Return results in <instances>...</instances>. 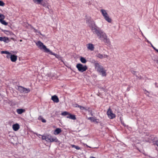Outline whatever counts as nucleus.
Returning a JSON list of instances; mask_svg holds the SVG:
<instances>
[{
	"mask_svg": "<svg viewBox=\"0 0 158 158\" xmlns=\"http://www.w3.org/2000/svg\"><path fill=\"white\" fill-rule=\"evenodd\" d=\"M78 107L80 108V109L81 110H85L86 111H87V110H88L89 109V107H87L85 108L84 107L81 106L79 105H78Z\"/></svg>",
	"mask_w": 158,
	"mask_h": 158,
	"instance_id": "obj_20",
	"label": "nucleus"
},
{
	"mask_svg": "<svg viewBox=\"0 0 158 158\" xmlns=\"http://www.w3.org/2000/svg\"><path fill=\"white\" fill-rule=\"evenodd\" d=\"M47 7L48 9H49V8L48 7V6H47Z\"/></svg>",
	"mask_w": 158,
	"mask_h": 158,
	"instance_id": "obj_44",
	"label": "nucleus"
},
{
	"mask_svg": "<svg viewBox=\"0 0 158 158\" xmlns=\"http://www.w3.org/2000/svg\"><path fill=\"white\" fill-rule=\"evenodd\" d=\"M88 119L90 120L91 122H96L98 123V122L97 121V119H96L94 117H89L88 118Z\"/></svg>",
	"mask_w": 158,
	"mask_h": 158,
	"instance_id": "obj_17",
	"label": "nucleus"
},
{
	"mask_svg": "<svg viewBox=\"0 0 158 158\" xmlns=\"http://www.w3.org/2000/svg\"><path fill=\"white\" fill-rule=\"evenodd\" d=\"M87 146H88V147H89V148H90V147L88 146L87 145Z\"/></svg>",
	"mask_w": 158,
	"mask_h": 158,
	"instance_id": "obj_48",
	"label": "nucleus"
},
{
	"mask_svg": "<svg viewBox=\"0 0 158 158\" xmlns=\"http://www.w3.org/2000/svg\"><path fill=\"white\" fill-rule=\"evenodd\" d=\"M86 21L94 34H96L99 39L105 43L108 44L109 43V40L107 38L106 33L97 26L94 21L90 18H86Z\"/></svg>",
	"mask_w": 158,
	"mask_h": 158,
	"instance_id": "obj_1",
	"label": "nucleus"
},
{
	"mask_svg": "<svg viewBox=\"0 0 158 158\" xmlns=\"http://www.w3.org/2000/svg\"><path fill=\"white\" fill-rule=\"evenodd\" d=\"M36 45L40 50H43L44 52L48 53L49 52L51 55H54L56 58L60 59L61 58L60 56L52 52L49 49L47 48L46 46L40 41H38L36 43Z\"/></svg>",
	"mask_w": 158,
	"mask_h": 158,
	"instance_id": "obj_2",
	"label": "nucleus"
},
{
	"mask_svg": "<svg viewBox=\"0 0 158 158\" xmlns=\"http://www.w3.org/2000/svg\"><path fill=\"white\" fill-rule=\"evenodd\" d=\"M92 63L94 64L95 69L98 72L104 68L100 64V63H98V62L95 60H93Z\"/></svg>",
	"mask_w": 158,
	"mask_h": 158,
	"instance_id": "obj_3",
	"label": "nucleus"
},
{
	"mask_svg": "<svg viewBox=\"0 0 158 158\" xmlns=\"http://www.w3.org/2000/svg\"><path fill=\"white\" fill-rule=\"evenodd\" d=\"M67 118H69L73 120H75L76 119L75 116L74 115H73L69 113L68 116H66Z\"/></svg>",
	"mask_w": 158,
	"mask_h": 158,
	"instance_id": "obj_13",
	"label": "nucleus"
},
{
	"mask_svg": "<svg viewBox=\"0 0 158 158\" xmlns=\"http://www.w3.org/2000/svg\"><path fill=\"white\" fill-rule=\"evenodd\" d=\"M96 56L99 58L102 59L107 57L108 56L104 54H101L100 53H97L96 55Z\"/></svg>",
	"mask_w": 158,
	"mask_h": 158,
	"instance_id": "obj_7",
	"label": "nucleus"
},
{
	"mask_svg": "<svg viewBox=\"0 0 158 158\" xmlns=\"http://www.w3.org/2000/svg\"><path fill=\"white\" fill-rule=\"evenodd\" d=\"M52 137L51 136V135L49 137V141L48 142H52Z\"/></svg>",
	"mask_w": 158,
	"mask_h": 158,
	"instance_id": "obj_33",
	"label": "nucleus"
},
{
	"mask_svg": "<svg viewBox=\"0 0 158 158\" xmlns=\"http://www.w3.org/2000/svg\"><path fill=\"white\" fill-rule=\"evenodd\" d=\"M90 158H96L94 157H93V156H90Z\"/></svg>",
	"mask_w": 158,
	"mask_h": 158,
	"instance_id": "obj_42",
	"label": "nucleus"
},
{
	"mask_svg": "<svg viewBox=\"0 0 158 158\" xmlns=\"http://www.w3.org/2000/svg\"><path fill=\"white\" fill-rule=\"evenodd\" d=\"M40 135L42 136V139L43 140H45L46 141L48 142L49 141V135Z\"/></svg>",
	"mask_w": 158,
	"mask_h": 158,
	"instance_id": "obj_12",
	"label": "nucleus"
},
{
	"mask_svg": "<svg viewBox=\"0 0 158 158\" xmlns=\"http://www.w3.org/2000/svg\"><path fill=\"white\" fill-rule=\"evenodd\" d=\"M31 29H32L34 30V32H35V33H37H37L40 34L41 35H42V34H41V33L40 31H38L37 30L35 29L34 27H31Z\"/></svg>",
	"mask_w": 158,
	"mask_h": 158,
	"instance_id": "obj_26",
	"label": "nucleus"
},
{
	"mask_svg": "<svg viewBox=\"0 0 158 158\" xmlns=\"http://www.w3.org/2000/svg\"><path fill=\"white\" fill-rule=\"evenodd\" d=\"M89 111V113L90 114V115L92 116H93V114L92 113V111L91 110H89V109L88 110Z\"/></svg>",
	"mask_w": 158,
	"mask_h": 158,
	"instance_id": "obj_34",
	"label": "nucleus"
},
{
	"mask_svg": "<svg viewBox=\"0 0 158 158\" xmlns=\"http://www.w3.org/2000/svg\"><path fill=\"white\" fill-rule=\"evenodd\" d=\"M80 60L83 63H85L87 62V61L85 58L82 57H81L80 58Z\"/></svg>",
	"mask_w": 158,
	"mask_h": 158,
	"instance_id": "obj_23",
	"label": "nucleus"
},
{
	"mask_svg": "<svg viewBox=\"0 0 158 158\" xmlns=\"http://www.w3.org/2000/svg\"><path fill=\"white\" fill-rule=\"evenodd\" d=\"M52 99L55 102H58L59 100L57 97L56 95H54L52 97Z\"/></svg>",
	"mask_w": 158,
	"mask_h": 158,
	"instance_id": "obj_11",
	"label": "nucleus"
},
{
	"mask_svg": "<svg viewBox=\"0 0 158 158\" xmlns=\"http://www.w3.org/2000/svg\"><path fill=\"white\" fill-rule=\"evenodd\" d=\"M154 139H152V140H153Z\"/></svg>",
	"mask_w": 158,
	"mask_h": 158,
	"instance_id": "obj_49",
	"label": "nucleus"
},
{
	"mask_svg": "<svg viewBox=\"0 0 158 158\" xmlns=\"http://www.w3.org/2000/svg\"><path fill=\"white\" fill-rule=\"evenodd\" d=\"M19 128V125L18 123L14 124L12 126V128L13 130L15 131H17L18 130Z\"/></svg>",
	"mask_w": 158,
	"mask_h": 158,
	"instance_id": "obj_8",
	"label": "nucleus"
},
{
	"mask_svg": "<svg viewBox=\"0 0 158 158\" xmlns=\"http://www.w3.org/2000/svg\"><path fill=\"white\" fill-rule=\"evenodd\" d=\"M103 77L106 76V71L105 70L104 68L98 72Z\"/></svg>",
	"mask_w": 158,
	"mask_h": 158,
	"instance_id": "obj_10",
	"label": "nucleus"
},
{
	"mask_svg": "<svg viewBox=\"0 0 158 158\" xmlns=\"http://www.w3.org/2000/svg\"><path fill=\"white\" fill-rule=\"evenodd\" d=\"M5 18V16L4 15L0 14V20H3Z\"/></svg>",
	"mask_w": 158,
	"mask_h": 158,
	"instance_id": "obj_30",
	"label": "nucleus"
},
{
	"mask_svg": "<svg viewBox=\"0 0 158 158\" xmlns=\"http://www.w3.org/2000/svg\"><path fill=\"white\" fill-rule=\"evenodd\" d=\"M20 41L22 42V40H20Z\"/></svg>",
	"mask_w": 158,
	"mask_h": 158,
	"instance_id": "obj_47",
	"label": "nucleus"
},
{
	"mask_svg": "<svg viewBox=\"0 0 158 158\" xmlns=\"http://www.w3.org/2000/svg\"><path fill=\"white\" fill-rule=\"evenodd\" d=\"M155 144L158 147V141H156L155 142Z\"/></svg>",
	"mask_w": 158,
	"mask_h": 158,
	"instance_id": "obj_39",
	"label": "nucleus"
},
{
	"mask_svg": "<svg viewBox=\"0 0 158 158\" xmlns=\"http://www.w3.org/2000/svg\"><path fill=\"white\" fill-rule=\"evenodd\" d=\"M5 5L4 3L3 2L1 1H0V6H4Z\"/></svg>",
	"mask_w": 158,
	"mask_h": 158,
	"instance_id": "obj_32",
	"label": "nucleus"
},
{
	"mask_svg": "<svg viewBox=\"0 0 158 158\" xmlns=\"http://www.w3.org/2000/svg\"><path fill=\"white\" fill-rule=\"evenodd\" d=\"M1 53L2 54H10L9 52L6 51H1Z\"/></svg>",
	"mask_w": 158,
	"mask_h": 158,
	"instance_id": "obj_31",
	"label": "nucleus"
},
{
	"mask_svg": "<svg viewBox=\"0 0 158 158\" xmlns=\"http://www.w3.org/2000/svg\"><path fill=\"white\" fill-rule=\"evenodd\" d=\"M142 33V35H143V33L141 32Z\"/></svg>",
	"mask_w": 158,
	"mask_h": 158,
	"instance_id": "obj_50",
	"label": "nucleus"
},
{
	"mask_svg": "<svg viewBox=\"0 0 158 158\" xmlns=\"http://www.w3.org/2000/svg\"><path fill=\"white\" fill-rule=\"evenodd\" d=\"M69 114V113L68 112L64 111L61 113V115L64 116H68Z\"/></svg>",
	"mask_w": 158,
	"mask_h": 158,
	"instance_id": "obj_27",
	"label": "nucleus"
},
{
	"mask_svg": "<svg viewBox=\"0 0 158 158\" xmlns=\"http://www.w3.org/2000/svg\"><path fill=\"white\" fill-rule=\"evenodd\" d=\"M76 67L78 69V70L81 72L85 71L88 69L86 65L83 66L81 64H77L76 65Z\"/></svg>",
	"mask_w": 158,
	"mask_h": 158,
	"instance_id": "obj_5",
	"label": "nucleus"
},
{
	"mask_svg": "<svg viewBox=\"0 0 158 158\" xmlns=\"http://www.w3.org/2000/svg\"><path fill=\"white\" fill-rule=\"evenodd\" d=\"M101 12L104 17L105 19L108 22L111 23V19L109 16L106 10L103 9H101L100 10Z\"/></svg>",
	"mask_w": 158,
	"mask_h": 158,
	"instance_id": "obj_4",
	"label": "nucleus"
},
{
	"mask_svg": "<svg viewBox=\"0 0 158 158\" xmlns=\"http://www.w3.org/2000/svg\"><path fill=\"white\" fill-rule=\"evenodd\" d=\"M155 51H156L157 52H158V49H156Z\"/></svg>",
	"mask_w": 158,
	"mask_h": 158,
	"instance_id": "obj_43",
	"label": "nucleus"
},
{
	"mask_svg": "<svg viewBox=\"0 0 158 158\" xmlns=\"http://www.w3.org/2000/svg\"><path fill=\"white\" fill-rule=\"evenodd\" d=\"M78 105H77V106H76V107H78Z\"/></svg>",
	"mask_w": 158,
	"mask_h": 158,
	"instance_id": "obj_45",
	"label": "nucleus"
},
{
	"mask_svg": "<svg viewBox=\"0 0 158 158\" xmlns=\"http://www.w3.org/2000/svg\"><path fill=\"white\" fill-rule=\"evenodd\" d=\"M25 110L23 109H18L17 110V112L19 114H21L24 112Z\"/></svg>",
	"mask_w": 158,
	"mask_h": 158,
	"instance_id": "obj_18",
	"label": "nucleus"
},
{
	"mask_svg": "<svg viewBox=\"0 0 158 158\" xmlns=\"http://www.w3.org/2000/svg\"><path fill=\"white\" fill-rule=\"evenodd\" d=\"M156 63L158 64V60H157Z\"/></svg>",
	"mask_w": 158,
	"mask_h": 158,
	"instance_id": "obj_46",
	"label": "nucleus"
},
{
	"mask_svg": "<svg viewBox=\"0 0 158 158\" xmlns=\"http://www.w3.org/2000/svg\"><path fill=\"white\" fill-rule=\"evenodd\" d=\"M11 60L12 62H15L17 60V56L15 55H11L10 57Z\"/></svg>",
	"mask_w": 158,
	"mask_h": 158,
	"instance_id": "obj_15",
	"label": "nucleus"
},
{
	"mask_svg": "<svg viewBox=\"0 0 158 158\" xmlns=\"http://www.w3.org/2000/svg\"><path fill=\"white\" fill-rule=\"evenodd\" d=\"M24 88L23 87L20 86L18 87V90L21 93H23L24 90Z\"/></svg>",
	"mask_w": 158,
	"mask_h": 158,
	"instance_id": "obj_22",
	"label": "nucleus"
},
{
	"mask_svg": "<svg viewBox=\"0 0 158 158\" xmlns=\"http://www.w3.org/2000/svg\"><path fill=\"white\" fill-rule=\"evenodd\" d=\"M71 146L73 148H75L77 150H79L80 149V148L79 147L75 145H72Z\"/></svg>",
	"mask_w": 158,
	"mask_h": 158,
	"instance_id": "obj_28",
	"label": "nucleus"
},
{
	"mask_svg": "<svg viewBox=\"0 0 158 158\" xmlns=\"http://www.w3.org/2000/svg\"><path fill=\"white\" fill-rule=\"evenodd\" d=\"M0 23L3 25H7L8 23L6 22L5 20H0Z\"/></svg>",
	"mask_w": 158,
	"mask_h": 158,
	"instance_id": "obj_25",
	"label": "nucleus"
},
{
	"mask_svg": "<svg viewBox=\"0 0 158 158\" xmlns=\"http://www.w3.org/2000/svg\"><path fill=\"white\" fill-rule=\"evenodd\" d=\"M43 118L41 116H40L38 117V119L40 120H41Z\"/></svg>",
	"mask_w": 158,
	"mask_h": 158,
	"instance_id": "obj_36",
	"label": "nucleus"
},
{
	"mask_svg": "<svg viewBox=\"0 0 158 158\" xmlns=\"http://www.w3.org/2000/svg\"><path fill=\"white\" fill-rule=\"evenodd\" d=\"M41 120L42 122L44 123H46V120L45 119H44L43 118Z\"/></svg>",
	"mask_w": 158,
	"mask_h": 158,
	"instance_id": "obj_37",
	"label": "nucleus"
},
{
	"mask_svg": "<svg viewBox=\"0 0 158 158\" xmlns=\"http://www.w3.org/2000/svg\"><path fill=\"white\" fill-rule=\"evenodd\" d=\"M151 46L152 47V48L155 50H156V49L155 47H154L153 45H152V43H151V44H150Z\"/></svg>",
	"mask_w": 158,
	"mask_h": 158,
	"instance_id": "obj_38",
	"label": "nucleus"
},
{
	"mask_svg": "<svg viewBox=\"0 0 158 158\" xmlns=\"http://www.w3.org/2000/svg\"><path fill=\"white\" fill-rule=\"evenodd\" d=\"M144 91L145 92V94H147V93H149V92L148 91H147L146 89L144 90Z\"/></svg>",
	"mask_w": 158,
	"mask_h": 158,
	"instance_id": "obj_40",
	"label": "nucleus"
},
{
	"mask_svg": "<svg viewBox=\"0 0 158 158\" xmlns=\"http://www.w3.org/2000/svg\"><path fill=\"white\" fill-rule=\"evenodd\" d=\"M52 142H57L58 141V140L56 137L53 138L52 137Z\"/></svg>",
	"mask_w": 158,
	"mask_h": 158,
	"instance_id": "obj_29",
	"label": "nucleus"
},
{
	"mask_svg": "<svg viewBox=\"0 0 158 158\" xmlns=\"http://www.w3.org/2000/svg\"><path fill=\"white\" fill-rule=\"evenodd\" d=\"M131 73H132V74H133L135 75L136 77H137V76L136 75V71H131Z\"/></svg>",
	"mask_w": 158,
	"mask_h": 158,
	"instance_id": "obj_35",
	"label": "nucleus"
},
{
	"mask_svg": "<svg viewBox=\"0 0 158 158\" xmlns=\"http://www.w3.org/2000/svg\"><path fill=\"white\" fill-rule=\"evenodd\" d=\"M87 47L88 49L91 51H93L94 49V46L93 44L89 43L87 44Z\"/></svg>",
	"mask_w": 158,
	"mask_h": 158,
	"instance_id": "obj_9",
	"label": "nucleus"
},
{
	"mask_svg": "<svg viewBox=\"0 0 158 158\" xmlns=\"http://www.w3.org/2000/svg\"><path fill=\"white\" fill-rule=\"evenodd\" d=\"M30 90L29 89H27L24 88L23 93L24 94H27L30 92Z\"/></svg>",
	"mask_w": 158,
	"mask_h": 158,
	"instance_id": "obj_24",
	"label": "nucleus"
},
{
	"mask_svg": "<svg viewBox=\"0 0 158 158\" xmlns=\"http://www.w3.org/2000/svg\"><path fill=\"white\" fill-rule=\"evenodd\" d=\"M147 42L148 43H149L150 44H151V43L149 42L148 40H147Z\"/></svg>",
	"mask_w": 158,
	"mask_h": 158,
	"instance_id": "obj_41",
	"label": "nucleus"
},
{
	"mask_svg": "<svg viewBox=\"0 0 158 158\" xmlns=\"http://www.w3.org/2000/svg\"><path fill=\"white\" fill-rule=\"evenodd\" d=\"M48 3L47 1H44V0L41 3H40V4L41 5L45 7L47 5Z\"/></svg>",
	"mask_w": 158,
	"mask_h": 158,
	"instance_id": "obj_19",
	"label": "nucleus"
},
{
	"mask_svg": "<svg viewBox=\"0 0 158 158\" xmlns=\"http://www.w3.org/2000/svg\"><path fill=\"white\" fill-rule=\"evenodd\" d=\"M61 132V130L60 128H57L54 131V134L55 135H57L59 134Z\"/></svg>",
	"mask_w": 158,
	"mask_h": 158,
	"instance_id": "obj_16",
	"label": "nucleus"
},
{
	"mask_svg": "<svg viewBox=\"0 0 158 158\" xmlns=\"http://www.w3.org/2000/svg\"><path fill=\"white\" fill-rule=\"evenodd\" d=\"M0 40L1 41H3L4 42L6 43H8L9 41V40L7 37H0Z\"/></svg>",
	"mask_w": 158,
	"mask_h": 158,
	"instance_id": "obj_14",
	"label": "nucleus"
},
{
	"mask_svg": "<svg viewBox=\"0 0 158 158\" xmlns=\"http://www.w3.org/2000/svg\"><path fill=\"white\" fill-rule=\"evenodd\" d=\"M107 115L108 117L110 119H113L115 118V115L112 112L111 110L110 107L107 112Z\"/></svg>",
	"mask_w": 158,
	"mask_h": 158,
	"instance_id": "obj_6",
	"label": "nucleus"
},
{
	"mask_svg": "<svg viewBox=\"0 0 158 158\" xmlns=\"http://www.w3.org/2000/svg\"><path fill=\"white\" fill-rule=\"evenodd\" d=\"M33 2L38 4H39L41 3L43 0H33Z\"/></svg>",
	"mask_w": 158,
	"mask_h": 158,
	"instance_id": "obj_21",
	"label": "nucleus"
}]
</instances>
